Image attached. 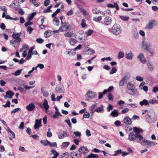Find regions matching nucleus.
Segmentation results:
<instances>
[{
	"instance_id": "56",
	"label": "nucleus",
	"mask_w": 158,
	"mask_h": 158,
	"mask_svg": "<svg viewBox=\"0 0 158 158\" xmlns=\"http://www.w3.org/2000/svg\"><path fill=\"white\" fill-rule=\"evenodd\" d=\"M107 97L108 98V100L110 101H112L113 100V97L111 93L109 94Z\"/></svg>"
},
{
	"instance_id": "31",
	"label": "nucleus",
	"mask_w": 158,
	"mask_h": 158,
	"mask_svg": "<svg viewBox=\"0 0 158 158\" xmlns=\"http://www.w3.org/2000/svg\"><path fill=\"white\" fill-rule=\"evenodd\" d=\"M126 58L129 60H131L133 57V54L131 52H127L126 53Z\"/></svg>"
},
{
	"instance_id": "16",
	"label": "nucleus",
	"mask_w": 158,
	"mask_h": 158,
	"mask_svg": "<svg viewBox=\"0 0 158 158\" xmlns=\"http://www.w3.org/2000/svg\"><path fill=\"white\" fill-rule=\"evenodd\" d=\"M55 111L54 114L52 116V117L54 118H57L59 116H62L61 114L59 112L58 109L56 106L55 107Z\"/></svg>"
},
{
	"instance_id": "1",
	"label": "nucleus",
	"mask_w": 158,
	"mask_h": 158,
	"mask_svg": "<svg viewBox=\"0 0 158 158\" xmlns=\"http://www.w3.org/2000/svg\"><path fill=\"white\" fill-rule=\"evenodd\" d=\"M133 131L129 135L128 139L130 141H134L138 138V128L135 127H133Z\"/></svg>"
},
{
	"instance_id": "7",
	"label": "nucleus",
	"mask_w": 158,
	"mask_h": 158,
	"mask_svg": "<svg viewBox=\"0 0 158 158\" xmlns=\"http://www.w3.org/2000/svg\"><path fill=\"white\" fill-rule=\"evenodd\" d=\"M41 126V119H36L35 120V124L34 126V129L37 130Z\"/></svg>"
},
{
	"instance_id": "18",
	"label": "nucleus",
	"mask_w": 158,
	"mask_h": 158,
	"mask_svg": "<svg viewBox=\"0 0 158 158\" xmlns=\"http://www.w3.org/2000/svg\"><path fill=\"white\" fill-rule=\"evenodd\" d=\"M6 130L7 131L8 135L10 137L12 136V138H15V135L14 133L10 129V128L7 127L6 129Z\"/></svg>"
},
{
	"instance_id": "10",
	"label": "nucleus",
	"mask_w": 158,
	"mask_h": 158,
	"mask_svg": "<svg viewBox=\"0 0 158 158\" xmlns=\"http://www.w3.org/2000/svg\"><path fill=\"white\" fill-rule=\"evenodd\" d=\"M89 151L88 149L84 146H82L79 148L78 152L81 155L82 154H85Z\"/></svg>"
},
{
	"instance_id": "14",
	"label": "nucleus",
	"mask_w": 158,
	"mask_h": 158,
	"mask_svg": "<svg viewBox=\"0 0 158 158\" xmlns=\"http://www.w3.org/2000/svg\"><path fill=\"white\" fill-rule=\"evenodd\" d=\"M127 87L128 89L127 91L130 93L129 92L131 91L132 92H135L134 87L133 84L129 82L128 83Z\"/></svg>"
},
{
	"instance_id": "11",
	"label": "nucleus",
	"mask_w": 158,
	"mask_h": 158,
	"mask_svg": "<svg viewBox=\"0 0 158 158\" xmlns=\"http://www.w3.org/2000/svg\"><path fill=\"white\" fill-rule=\"evenodd\" d=\"M145 82H142L139 85L140 89H143L145 92H147L148 91V87L147 86L145 85Z\"/></svg>"
},
{
	"instance_id": "55",
	"label": "nucleus",
	"mask_w": 158,
	"mask_h": 158,
	"mask_svg": "<svg viewBox=\"0 0 158 158\" xmlns=\"http://www.w3.org/2000/svg\"><path fill=\"white\" fill-rule=\"evenodd\" d=\"M157 102V100L156 98H154L152 99H150L149 100V103H151L152 104H154Z\"/></svg>"
},
{
	"instance_id": "13",
	"label": "nucleus",
	"mask_w": 158,
	"mask_h": 158,
	"mask_svg": "<svg viewBox=\"0 0 158 158\" xmlns=\"http://www.w3.org/2000/svg\"><path fill=\"white\" fill-rule=\"evenodd\" d=\"M35 107V104L33 103H31L27 106L26 108L28 111H31L34 110Z\"/></svg>"
},
{
	"instance_id": "25",
	"label": "nucleus",
	"mask_w": 158,
	"mask_h": 158,
	"mask_svg": "<svg viewBox=\"0 0 158 158\" xmlns=\"http://www.w3.org/2000/svg\"><path fill=\"white\" fill-rule=\"evenodd\" d=\"M41 90L44 96L47 97L48 96V92L45 90L44 87H42L41 88Z\"/></svg>"
},
{
	"instance_id": "62",
	"label": "nucleus",
	"mask_w": 158,
	"mask_h": 158,
	"mask_svg": "<svg viewBox=\"0 0 158 158\" xmlns=\"http://www.w3.org/2000/svg\"><path fill=\"white\" fill-rule=\"evenodd\" d=\"M49 145L51 147H57V143L56 142L51 143L50 141L49 142Z\"/></svg>"
},
{
	"instance_id": "22",
	"label": "nucleus",
	"mask_w": 158,
	"mask_h": 158,
	"mask_svg": "<svg viewBox=\"0 0 158 158\" xmlns=\"http://www.w3.org/2000/svg\"><path fill=\"white\" fill-rule=\"evenodd\" d=\"M34 49V47H32L30 48L28 51V55L26 57V59L27 60H29L31 58L32 54H31V52H32V51H33Z\"/></svg>"
},
{
	"instance_id": "6",
	"label": "nucleus",
	"mask_w": 158,
	"mask_h": 158,
	"mask_svg": "<svg viewBox=\"0 0 158 158\" xmlns=\"http://www.w3.org/2000/svg\"><path fill=\"white\" fill-rule=\"evenodd\" d=\"M64 86L61 84H59L55 89V92L57 93H61L64 92Z\"/></svg>"
},
{
	"instance_id": "59",
	"label": "nucleus",
	"mask_w": 158,
	"mask_h": 158,
	"mask_svg": "<svg viewBox=\"0 0 158 158\" xmlns=\"http://www.w3.org/2000/svg\"><path fill=\"white\" fill-rule=\"evenodd\" d=\"M10 101H7L6 102V104L5 105H3L2 106L5 108H6L7 107H10Z\"/></svg>"
},
{
	"instance_id": "12",
	"label": "nucleus",
	"mask_w": 158,
	"mask_h": 158,
	"mask_svg": "<svg viewBox=\"0 0 158 158\" xmlns=\"http://www.w3.org/2000/svg\"><path fill=\"white\" fill-rule=\"evenodd\" d=\"M139 140L140 141V142L143 145H147L148 140H146L145 139H143L142 136L139 135Z\"/></svg>"
},
{
	"instance_id": "43",
	"label": "nucleus",
	"mask_w": 158,
	"mask_h": 158,
	"mask_svg": "<svg viewBox=\"0 0 158 158\" xmlns=\"http://www.w3.org/2000/svg\"><path fill=\"white\" fill-rule=\"evenodd\" d=\"M69 42L71 45H74L76 44V40L74 39L71 38L69 40Z\"/></svg>"
},
{
	"instance_id": "58",
	"label": "nucleus",
	"mask_w": 158,
	"mask_h": 158,
	"mask_svg": "<svg viewBox=\"0 0 158 158\" xmlns=\"http://www.w3.org/2000/svg\"><path fill=\"white\" fill-rule=\"evenodd\" d=\"M64 122L67 124L70 127H72L71 123L70 122V120L69 118L65 120Z\"/></svg>"
},
{
	"instance_id": "8",
	"label": "nucleus",
	"mask_w": 158,
	"mask_h": 158,
	"mask_svg": "<svg viewBox=\"0 0 158 158\" xmlns=\"http://www.w3.org/2000/svg\"><path fill=\"white\" fill-rule=\"evenodd\" d=\"M112 19L110 17H106L104 19V23L106 25H110L112 23Z\"/></svg>"
},
{
	"instance_id": "30",
	"label": "nucleus",
	"mask_w": 158,
	"mask_h": 158,
	"mask_svg": "<svg viewBox=\"0 0 158 158\" xmlns=\"http://www.w3.org/2000/svg\"><path fill=\"white\" fill-rule=\"evenodd\" d=\"M103 110L104 109L102 105H101L100 107H97L94 110V111L98 113H102L103 112Z\"/></svg>"
},
{
	"instance_id": "49",
	"label": "nucleus",
	"mask_w": 158,
	"mask_h": 158,
	"mask_svg": "<svg viewBox=\"0 0 158 158\" xmlns=\"http://www.w3.org/2000/svg\"><path fill=\"white\" fill-rule=\"evenodd\" d=\"M86 50H87V52H88V54L89 55H91L95 53L94 50H93L88 47L86 48Z\"/></svg>"
},
{
	"instance_id": "37",
	"label": "nucleus",
	"mask_w": 158,
	"mask_h": 158,
	"mask_svg": "<svg viewBox=\"0 0 158 158\" xmlns=\"http://www.w3.org/2000/svg\"><path fill=\"white\" fill-rule=\"evenodd\" d=\"M36 14L35 12H33L31 14L29 15L27 18V20L29 21L31 20L33 18Z\"/></svg>"
},
{
	"instance_id": "23",
	"label": "nucleus",
	"mask_w": 158,
	"mask_h": 158,
	"mask_svg": "<svg viewBox=\"0 0 158 158\" xmlns=\"http://www.w3.org/2000/svg\"><path fill=\"white\" fill-rule=\"evenodd\" d=\"M124 122L127 125H131L132 121L131 119L128 117H125L123 119Z\"/></svg>"
},
{
	"instance_id": "45",
	"label": "nucleus",
	"mask_w": 158,
	"mask_h": 158,
	"mask_svg": "<svg viewBox=\"0 0 158 158\" xmlns=\"http://www.w3.org/2000/svg\"><path fill=\"white\" fill-rule=\"evenodd\" d=\"M119 18L123 21H127L129 19V18L127 16H119Z\"/></svg>"
},
{
	"instance_id": "63",
	"label": "nucleus",
	"mask_w": 158,
	"mask_h": 158,
	"mask_svg": "<svg viewBox=\"0 0 158 158\" xmlns=\"http://www.w3.org/2000/svg\"><path fill=\"white\" fill-rule=\"evenodd\" d=\"M73 134L76 136L80 137L81 135V133L78 131L74 132Z\"/></svg>"
},
{
	"instance_id": "44",
	"label": "nucleus",
	"mask_w": 158,
	"mask_h": 158,
	"mask_svg": "<svg viewBox=\"0 0 158 158\" xmlns=\"http://www.w3.org/2000/svg\"><path fill=\"white\" fill-rule=\"evenodd\" d=\"M51 33V31H46L44 33V36L45 38H48L49 37Z\"/></svg>"
},
{
	"instance_id": "17",
	"label": "nucleus",
	"mask_w": 158,
	"mask_h": 158,
	"mask_svg": "<svg viewBox=\"0 0 158 158\" xmlns=\"http://www.w3.org/2000/svg\"><path fill=\"white\" fill-rule=\"evenodd\" d=\"M107 6L108 7L113 8L115 7L116 10H118L119 9V8L118 6L117 3L114 2V4L113 5L111 3H109L107 5Z\"/></svg>"
},
{
	"instance_id": "26",
	"label": "nucleus",
	"mask_w": 158,
	"mask_h": 158,
	"mask_svg": "<svg viewBox=\"0 0 158 158\" xmlns=\"http://www.w3.org/2000/svg\"><path fill=\"white\" fill-rule=\"evenodd\" d=\"M147 65L148 69L151 71L154 70L153 65L151 63L150 61H148L147 62Z\"/></svg>"
},
{
	"instance_id": "57",
	"label": "nucleus",
	"mask_w": 158,
	"mask_h": 158,
	"mask_svg": "<svg viewBox=\"0 0 158 158\" xmlns=\"http://www.w3.org/2000/svg\"><path fill=\"white\" fill-rule=\"evenodd\" d=\"M51 128H49L48 129V131L47 133V136L48 137H50L52 136V134L50 131Z\"/></svg>"
},
{
	"instance_id": "51",
	"label": "nucleus",
	"mask_w": 158,
	"mask_h": 158,
	"mask_svg": "<svg viewBox=\"0 0 158 158\" xmlns=\"http://www.w3.org/2000/svg\"><path fill=\"white\" fill-rule=\"evenodd\" d=\"M51 152L54 155V156L57 157L59 156V153L56 150L52 149L51 150Z\"/></svg>"
},
{
	"instance_id": "15",
	"label": "nucleus",
	"mask_w": 158,
	"mask_h": 158,
	"mask_svg": "<svg viewBox=\"0 0 158 158\" xmlns=\"http://www.w3.org/2000/svg\"><path fill=\"white\" fill-rule=\"evenodd\" d=\"M67 133L64 131H61L59 134L58 138L59 139H63L64 137L68 136Z\"/></svg>"
},
{
	"instance_id": "50",
	"label": "nucleus",
	"mask_w": 158,
	"mask_h": 158,
	"mask_svg": "<svg viewBox=\"0 0 158 158\" xmlns=\"http://www.w3.org/2000/svg\"><path fill=\"white\" fill-rule=\"evenodd\" d=\"M30 2H32V3L36 6H39L40 4V2L36 0H31Z\"/></svg>"
},
{
	"instance_id": "21",
	"label": "nucleus",
	"mask_w": 158,
	"mask_h": 158,
	"mask_svg": "<svg viewBox=\"0 0 158 158\" xmlns=\"http://www.w3.org/2000/svg\"><path fill=\"white\" fill-rule=\"evenodd\" d=\"M139 59L140 61L143 64H145L146 62V60L144 57L143 54L142 53L140 54L139 55Z\"/></svg>"
},
{
	"instance_id": "29",
	"label": "nucleus",
	"mask_w": 158,
	"mask_h": 158,
	"mask_svg": "<svg viewBox=\"0 0 158 158\" xmlns=\"http://www.w3.org/2000/svg\"><path fill=\"white\" fill-rule=\"evenodd\" d=\"M139 103L140 105L141 106L145 105L147 106H149V102L146 99H143V101L140 102Z\"/></svg>"
},
{
	"instance_id": "36",
	"label": "nucleus",
	"mask_w": 158,
	"mask_h": 158,
	"mask_svg": "<svg viewBox=\"0 0 158 158\" xmlns=\"http://www.w3.org/2000/svg\"><path fill=\"white\" fill-rule=\"evenodd\" d=\"M110 114L113 117H116L118 116V114L117 111L116 110H114L111 112Z\"/></svg>"
},
{
	"instance_id": "35",
	"label": "nucleus",
	"mask_w": 158,
	"mask_h": 158,
	"mask_svg": "<svg viewBox=\"0 0 158 158\" xmlns=\"http://www.w3.org/2000/svg\"><path fill=\"white\" fill-rule=\"evenodd\" d=\"M86 158H99V156L97 154L91 153Z\"/></svg>"
},
{
	"instance_id": "19",
	"label": "nucleus",
	"mask_w": 158,
	"mask_h": 158,
	"mask_svg": "<svg viewBox=\"0 0 158 158\" xmlns=\"http://www.w3.org/2000/svg\"><path fill=\"white\" fill-rule=\"evenodd\" d=\"M127 76H125L123 77L119 83V85L120 86H123V85L124 83L127 82Z\"/></svg>"
},
{
	"instance_id": "9",
	"label": "nucleus",
	"mask_w": 158,
	"mask_h": 158,
	"mask_svg": "<svg viewBox=\"0 0 158 158\" xmlns=\"http://www.w3.org/2000/svg\"><path fill=\"white\" fill-rule=\"evenodd\" d=\"M21 41V39H14L10 41V43L12 44H14V47L15 48L17 47L19 45V43Z\"/></svg>"
},
{
	"instance_id": "20",
	"label": "nucleus",
	"mask_w": 158,
	"mask_h": 158,
	"mask_svg": "<svg viewBox=\"0 0 158 158\" xmlns=\"http://www.w3.org/2000/svg\"><path fill=\"white\" fill-rule=\"evenodd\" d=\"M95 93L91 91H89L87 92L86 95L89 98L92 99L95 98Z\"/></svg>"
},
{
	"instance_id": "60",
	"label": "nucleus",
	"mask_w": 158,
	"mask_h": 158,
	"mask_svg": "<svg viewBox=\"0 0 158 158\" xmlns=\"http://www.w3.org/2000/svg\"><path fill=\"white\" fill-rule=\"evenodd\" d=\"M22 70V69H20V70H19L16 71L15 73H14V75L15 76H17L20 74L21 73V72Z\"/></svg>"
},
{
	"instance_id": "24",
	"label": "nucleus",
	"mask_w": 158,
	"mask_h": 158,
	"mask_svg": "<svg viewBox=\"0 0 158 158\" xmlns=\"http://www.w3.org/2000/svg\"><path fill=\"white\" fill-rule=\"evenodd\" d=\"M22 35L21 32L14 33L12 35V37L14 39H21L20 38V36Z\"/></svg>"
},
{
	"instance_id": "5",
	"label": "nucleus",
	"mask_w": 158,
	"mask_h": 158,
	"mask_svg": "<svg viewBox=\"0 0 158 158\" xmlns=\"http://www.w3.org/2000/svg\"><path fill=\"white\" fill-rule=\"evenodd\" d=\"M157 24V23L156 20L153 19L150 20L148 23L146 25L145 28L147 29H150L153 28V27Z\"/></svg>"
},
{
	"instance_id": "38",
	"label": "nucleus",
	"mask_w": 158,
	"mask_h": 158,
	"mask_svg": "<svg viewBox=\"0 0 158 158\" xmlns=\"http://www.w3.org/2000/svg\"><path fill=\"white\" fill-rule=\"evenodd\" d=\"M53 22H54V24L55 25L58 26L59 25V19L57 17H55L53 19Z\"/></svg>"
},
{
	"instance_id": "32",
	"label": "nucleus",
	"mask_w": 158,
	"mask_h": 158,
	"mask_svg": "<svg viewBox=\"0 0 158 158\" xmlns=\"http://www.w3.org/2000/svg\"><path fill=\"white\" fill-rule=\"evenodd\" d=\"M149 45L148 44L145 42L144 40H143V41L142 45L143 48L147 50H149Z\"/></svg>"
},
{
	"instance_id": "39",
	"label": "nucleus",
	"mask_w": 158,
	"mask_h": 158,
	"mask_svg": "<svg viewBox=\"0 0 158 158\" xmlns=\"http://www.w3.org/2000/svg\"><path fill=\"white\" fill-rule=\"evenodd\" d=\"M114 89V87L113 86H110L107 89H104L102 92L104 94H106L107 92H111Z\"/></svg>"
},
{
	"instance_id": "3",
	"label": "nucleus",
	"mask_w": 158,
	"mask_h": 158,
	"mask_svg": "<svg viewBox=\"0 0 158 158\" xmlns=\"http://www.w3.org/2000/svg\"><path fill=\"white\" fill-rule=\"evenodd\" d=\"M112 32L114 35H117L120 34L122 31V28L118 24H115L111 28Z\"/></svg>"
},
{
	"instance_id": "41",
	"label": "nucleus",
	"mask_w": 158,
	"mask_h": 158,
	"mask_svg": "<svg viewBox=\"0 0 158 158\" xmlns=\"http://www.w3.org/2000/svg\"><path fill=\"white\" fill-rule=\"evenodd\" d=\"M49 141H48L47 139L44 140H41L40 141V143L44 146H46L48 145H49Z\"/></svg>"
},
{
	"instance_id": "34",
	"label": "nucleus",
	"mask_w": 158,
	"mask_h": 158,
	"mask_svg": "<svg viewBox=\"0 0 158 158\" xmlns=\"http://www.w3.org/2000/svg\"><path fill=\"white\" fill-rule=\"evenodd\" d=\"M97 103L95 102L94 104H92L90 108V111L91 113H93L95 111L94 110V109L95 107L97 105Z\"/></svg>"
},
{
	"instance_id": "28",
	"label": "nucleus",
	"mask_w": 158,
	"mask_h": 158,
	"mask_svg": "<svg viewBox=\"0 0 158 158\" xmlns=\"http://www.w3.org/2000/svg\"><path fill=\"white\" fill-rule=\"evenodd\" d=\"M132 33L134 37L137 39L138 37V32L137 28H135V27H133L132 28Z\"/></svg>"
},
{
	"instance_id": "2",
	"label": "nucleus",
	"mask_w": 158,
	"mask_h": 158,
	"mask_svg": "<svg viewBox=\"0 0 158 158\" xmlns=\"http://www.w3.org/2000/svg\"><path fill=\"white\" fill-rule=\"evenodd\" d=\"M148 116H146V119L148 122L151 123H155L157 119V116L154 112H149L148 113Z\"/></svg>"
},
{
	"instance_id": "4",
	"label": "nucleus",
	"mask_w": 158,
	"mask_h": 158,
	"mask_svg": "<svg viewBox=\"0 0 158 158\" xmlns=\"http://www.w3.org/2000/svg\"><path fill=\"white\" fill-rule=\"evenodd\" d=\"M61 26L60 27V30H61V31H66L69 30H70L71 28L70 27V25L69 23L67 22H63L62 21V23H61Z\"/></svg>"
},
{
	"instance_id": "61",
	"label": "nucleus",
	"mask_w": 158,
	"mask_h": 158,
	"mask_svg": "<svg viewBox=\"0 0 158 158\" xmlns=\"http://www.w3.org/2000/svg\"><path fill=\"white\" fill-rule=\"evenodd\" d=\"M93 30L89 29L88 31L86 32V34L87 35L90 36L93 33Z\"/></svg>"
},
{
	"instance_id": "52",
	"label": "nucleus",
	"mask_w": 158,
	"mask_h": 158,
	"mask_svg": "<svg viewBox=\"0 0 158 158\" xmlns=\"http://www.w3.org/2000/svg\"><path fill=\"white\" fill-rule=\"evenodd\" d=\"M156 144V143L154 142L148 141L147 145L149 146H153Z\"/></svg>"
},
{
	"instance_id": "46",
	"label": "nucleus",
	"mask_w": 158,
	"mask_h": 158,
	"mask_svg": "<svg viewBox=\"0 0 158 158\" xmlns=\"http://www.w3.org/2000/svg\"><path fill=\"white\" fill-rule=\"evenodd\" d=\"M60 8L57 9L56 11L55 12L53 13V14L52 15V18H55V16L57 15V14L60 12Z\"/></svg>"
},
{
	"instance_id": "54",
	"label": "nucleus",
	"mask_w": 158,
	"mask_h": 158,
	"mask_svg": "<svg viewBox=\"0 0 158 158\" xmlns=\"http://www.w3.org/2000/svg\"><path fill=\"white\" fill-rule=\"evenodd\" d=\"M102 19V17L99 16L98 18H94L93 20L97 22H99L101 21Z\"/></svg>"
},
{
	"instance_id": "27",
	"label": "nucleus",
	"mask_w": 158,
	"mask_h": 158,
	"mask_svg": "<svg viewBox=\"0 0 158 158\" xmlns=\"http://www.w3.org/2000/svg\"><path fill=\"white\" fill-rule=\"evenodd\" d=\"M43 105L44 106V107L45 111H47L49 108V106L48 105V101L46 99H45L44 100Z\"/></svg>"
},
{
	"instance_id": "53",
	"label": "nucleus",
	"mask_w": 158,
	"mask_h": 158,
	"mask_svg": "<svg viewBox=\"0 0 158 158\" xmlns=\"http://www.w3.org/2000/svg\"><path fill=\"white\" fill-rule=\"evenodd\" d=\"M124 56V54L123 52H120L118 54V58L120 59L123 57Z\"/></svg>"
},
{
	"instance_id": "42",
	"label": "nucleus",
	"mask_w": 158,
	"mask_h": 158,
	"mask_svg": "<svg viewBox=\"0 0 158 158\" xmlns=\"http://www.w3.org/2000/svg\"><path fill=\"white\" fill-rule=\"evenodd\" d=\"M74 50L73 49H70L68 51H67V53L70 56H73L75 54Z\"/></svg>"
},
{
	"instance_id": "40",
	"label": "nucleus",
	"mask_w": 158,
	"mask_h": 158,
	"mask_svg": "<svg viewBox=\"0 0 158 158\" xmlns=\"http://www.w3.org/2000/svg\"><path fill=\"white\" fill-rule=\"evenodd\" d=\"M73 34L71 32H68L64 34V35L66 37H73Z\"/></svg>"
},
{
	"instance_id": "64",
	"label": "nucleus",
	"mask_w": 158,
	"mask_h": 158,
	"mask_svg": "<svg viewBox=\"0 0 158 158\" xmlns=\"http://www.w3.org/2000/svg\"><path fill=\"white\" fill-rule=\"evenodd\" d=\"M69 155L68 154H66L65 153H64L61 155V158H68Z\"/></svg>"
},
{
	"instance_id": "47",
	"label": "nucleus",
	"mask_w": 158,
	"mask_h": 158,
	"mask_svg": "<svg viewBox=\"0 0 158 158\" xmlns=\"http://www.w3.org/2000/svg\"><path fill=\"white\" fill-rule=\"evenodd\" d=\"M29 46L27 44H24L23 46H22V48L21 49L20 51H26L27 50Z\"/></svg>"
},
{
	"instance_id": "33",
	"label": "nucleus",
	"mask_w": 158,
	"mask_h": 158,
	"mask_svg": "<svg viewBox=\"0 0 158 158\" xmlns=\"http://www.w3.org/2000/svg\"><path fill=\"white\" fill-rule=\"evenodd\" d=\"M6 94L8 96V98L10 99L12 98L13 96L14 95L13 93L10 90L7 91L6 92Z\"/></svg>"
},
{
	"instance_id": "48",
	"label": "nucleus",
	"mask_w": 158,
	"mask_h": 158,
	"mask_svg": "<svg viewBox=\"0 0 158 158\" xmlns=\"http://www.w3.org/2000/svg\"><path fill=\"white\" fill-rule=\"evenodd\" d=\"M122 153V151L121 149L118 150L114 151V153L113 154V156H117L118 155Z\"/></svg>"
}]
</instances>
